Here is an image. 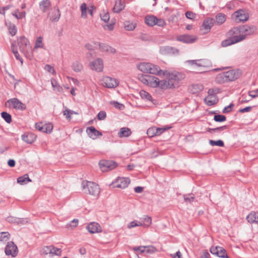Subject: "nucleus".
<instances>
[{
	"instance_id": "obj_1",
	"label": "nucleus",
	"mask_w": 258,
	"mask_h": 258,
	"mask_svg": "<svg viewBox=\"0 0 258 258\" xmlns=\"http://www.w3.org/2000/svg\"><path fill=\"white\" fill-rule=\"evenodd\" d=\"M139 70L144 73H149L156 75L160 77L162 70L158 66L150 62H140L137 66Z\"/></svg>"
},
{
	"instance_id": "obj_2",
	"label": "nucleus",
	"mask_w": 258,
	"mask_h": 258,
	"mask_svg": "<svg viewBox=\"0 0 258 258\" xmlns=\"http://www.w3.org/2000/svg\"><path fill=\"white\" fill-rule=\"evenodd\" d=\"M82 187L84 192L95 197H98L100 194L99 185L95 182L83 180L82 182Z\"/></svg>"
},
{
	"instance_id": "obj_3",
	"label": "nucleus",
	"mask_w": 258,
	"mask_h": 258,
	"mask_svg": "<svg viewBox=\"0 0 258 258\" xmlns=\"http://www.w3.org/2000/svg\"><path fill=\"white\" fill-rule=\"evenodd\" d=\"M241 71L239 70H232L219 74L216 78L217 81H235L239 78Z\"/></svg>"
},
{
	"instance_id": "obj_4",
	"label": "nucleus",
	"mask_w": 258,
	"mask_h": 258,
	"mask_svg": "<svg viewBox=\"0 0 258 258\" xmlns=\"http://www.w3.org/2000/svg\"><path fill=\"white\" fill-rule=\"evenodd\" d=\"M161 73L160 77L166 78L168 81H181L185 78V75L184 73L176 71H168L162 70Z\"/></svg>"
},
{
	"instance_id": "obj_5",
	"label": "nucleus",
	"mask_w": 258,
	"mask_h": 258,
	"mask_svg": "<svg viewBox=\"0 0 258 258\" xmlns=\"http://www.w3.org/2000/svg\"><path fill=\"white\" fill-rule=\"evenodd\" d=\"M145 84L152 88L162 90L175 87L173 82H145Z\"/></svg>"
},
{
	"instance_id": "obj_6",
	"label": "nucleus",
	"mask_w": 258,
	"mask_h": 258,
	"mask_svg": "<svg viewBox=\"0 0 258 258\" xmlns=\"http://www.w3.org/2000/svg\"><path fill=\"white\" fill-rule=\"evenodd\" d=\"M5 106L9 108H13L22 110L26 108L25 105L16 98L7 100L5 103Z\"/></svg>"
},
{
	"instance_id": "obj_7",
	"label": "nucleus",
	"mask_w": 258,
	"mask_h": 258,
	"mask_svg": "<svg viewBox=\"0 0 258 258\" xmlns=\"http://www.w3.org/2000/svg\"><path fill=\"white\" fill-rule=\"evenodd\" d=\"M17 42L20 51L26 55L27 53L30 49V45L28 40L24 36H21L18 39Z\"/></svg>"
},
{
	"instance_id": "obj_8",
	"label": "nucleus",
	"mask_w": 258,
	"mask_h": 258,
	"mask_svg": "<svg viewBox=\"0 0 258 258\" xmlns=\"http://www.w3.org/2000/svg\"><path fill=\"white\" fill-rule=\"evenodd\" d=\"M232 16L235 18V20L237 23L246 22L249 18L248 13L243 9H240L235 12Z\"/></svg>"
},
{
	"instance_id": "obj_9",
	"label": "nucleus",
	"mask_w": 258,
	"mask_h": 258,
	"mask_svg": "<svg viewBox=\"0 0 258 258\" xmlns=\"http://www.w3.org/2000/svg\"><path fill=\"white\" fill-rule=\"evenodd\" d=\"M100 168L103 172H106L115 168L117 164L111 160H101L99 163Z\"/></svg>"
},
{
	"instance_id": "obj_10",
	"label": "nucleus",
	"mask_w": 258,
	"mask_h": 258,
	"mask_svg": "<svg viewBox=\"0 0 258 258\" xmlns=\"http://www.w3.org/2000/svg\"><path fill=\"white\" fill-rule=\"evenodd\" d=\"M256 28L254 25H244L240 26V32L241 35H244L245 39L246 36L251 35L253 34L256 31Z\"/></svg>"
},
{
	"instance_id": "obj_11",
	"label": "nucleus",
	"mask_w": 258,
	"mask_h": 258,
	"mask_svg": "<svg viewBox=\"0 0 258 258\" xmlns=\"http://www.w3.org/2000/svg\"><path fill=\"white\" fill-rule=\"evenodd\" d=\"M89 67L92 70L97 72H102L104 67L103 60L100 58H97L90 62Z\"/></svg>"
},
{
	"instance_id": "obj_12",
	"label": "nucleus",
	"mask_w": 258,
	"mask_h": 258,
	"mask_svg": "<svg viewBox=\"0 0 258 258\" xmlns=\"http://www.w3.org/2000/svg\"><path fill=\"white\" fill-rule=\"evenodd\" d=\"M170 127H156L153 126L150 127L147 132V134L149 137H153L156 136H159L164 132L169 130Z\"/></svg>"
},
{
	"instance_id": "obj_13",
	"label": "nucleus",
	"mask_w": 258,
	"mask_h": 258,
	"mask_svg": "<svg viewBox=\"0 0 258 258\" xmlns=\"http://www.w3.org/2000/svg\"><path fill=\"white\" fill-rule=\"evenodd\" d=\"M130 183L128 178L118 177L114 182H112V185L113 187L124 188L126 187Z\"/></svg>"
},
{
	"instance_id": "obj_14",
	"label": "nucleus",
	"mask_w": 258,
	"mask_h": 258,
	"mask_svg": "<svg viewBox=\"0 0 258 258\" xmlns=\"http://www.w3.org/2000/svg\"><path fill=\"white\" fill-rule=\"evenodd\" d=\"M5 253L7 255L16 256L18 254V248L16 245L13 242H8L5 248Z\"/></svg>"
},
{
	"instance_id": "obj_15",
	"label": "nucleus",
	"mask_w": 258,
	"mask_h": 258,
	"mask_svg": "<svg viewBox=\"0 0 258 258\" xmlns=\"http://www.w3.org/2000/svg\"><path fill=\"white\" fill-rule=\"evenodd\" d=\"M210 252L213 254H215L219 257H223V258H229L228 256L226 253V250L221 246H212L210 248Z\"/></svg>"
},
{
	"instance_id": "obj_16",
	"label": "nucleus",
	"mask_w": 258,
	"mask_h": 258,
	"mask_svg": "<svg viewBox=\"0 0 258 258\" xmlns=\"http://www.w3.org/2000/svg\"><path fill=\"white\" fill-rule=\"evenodd\" d=\"M35 127L39 131L50 133L53 129V125L51 123L43 124L42 122H39L35 124Z\"/></svg>"
},
{
	"instance_id": "obj_17",
	"label": "nucleus",
	"mask_w": 258,
	"mask_h": 258,
	"mask_svg": "<svg viewBox=\"0 0 258 258\" xmlns=\"http://www.w3.org/2000/svg\"><path fill=\"white\" fill-rule=\"evenodd\" d=\"M41 252L43 254H54L59 255L61 254V250L59 248L54 247L52 245H50L43 247L41 250Z\"/></svg>"
},
{
	"instance_id": "obj_18",
	"label": "nucleus",
	"mask_w": 258,
	"mask_h": 258,
	"mask_svg": "<svg viewBox=\"0 0 258 258\" xmlns=\"http://www.w3.org/2000/svg\"><path fill=\"white\" fill-rule=\"evenodd\" d=\"M159 51L162 55H173L178 53V49L169 46L160 47Z\"/></svg>"
},
{
	"instance_id": "obj_19",
	"label": "nucleus",
	"mask_w": 258,
	"mask_h": 258,
	"mask_svg": "<svg viewBox=\"0 0 258 258\" xmlns=\"http://www.w3.org/2000/svg\"><path fill=\"white\" fill-rule=\"evenodd\" d=\"M186 62L189 63L191 66L195 64L198 67H201L203 68L207 67L210 63L208 60L204 59L189 60H187Z\"/></svg>"
},
{
	"instance_id": "obj_20",
	"label": "nucleus",
	"mask_w": 258,
	"mask_h": 258,
	"mask_svg": "<svg viewBox=\"0 0 258 258\" xmlns=\"http://www.w3.org/2000/svg\"><path fill=\"white\" fill-rule=\"evenodd\" d=\"M240 30V27H234L228 32L227 35L230 38L235 37L238 39L243 38V40H244L245 36L244 35H241Z\"/></svg>"
},
{
	"instance_id": "obj_21",
	"label": "nucleus",
	"mask_w": 258,
	"mask_h": 258,
	"mask_svg": "<svg viewBox=\"0 0 258 258\" xmlns=\"http://www.w3.org/2000/svg\"><path fill=\"white\" fill-rule=\"evenodd\" d=\"M177 40L185 43H191L196 41L197 37L189 35H182L178 36Z\"/></svg>"
},
{
	"instance_id": "obj_22",
	"label": "nucleus",
	"mask_w": 258,
	"mask_h": 258,
	"mask_svg": "<svg viewBox=\"0 0 258 258\" xmlns=\"http://www.w3.org/2000/svg\"><path fill=\"white\" fill-rule=\"evenodd\" d=\"M94 44L98 45L99 48L101 51L109 52L112 54L115 53L116 52V50L114 48L106 44L101 43L99 42H94Z\"/></svg>"
},
{
	"instance_id": "obj_23",
	"label": "nucleus",
	"mask_w": 258,
	"mask_h": 258,
	"mask_svg": "<svg viewBox=\"0 0 258 258\" xmlns=\"http://www.w3.org/2000/svg\"><path fill=\"white\" fill-rule=\"evenodd\" d=\"M86 132L89 137L93 140L97 139L99 136H102L101 132L97 131L94 127L90 126L87 128Z\"/></svg>"
},
{
	"instance_id": "obj_24",
	"label": "nucleus",
	"mask_w": 258,
	"mask_h": 258,
	"mask_svg": "<svg viewBox=\"0 0 258 258\" xmlns=\"http://www.w3.org/2000/svg\"><path fill=\"white\" fill-rule=\"evenodd\" d=\"M88 231L91 233H99L101 232L102 228L100 225L96 222L90 223L87 227Z\"/></svg>"
},
{
	"instance_id": "obj_25",
	"label": "nucleus",
	"mask_w": 258,
	"mask_h": 258,
	"mask_svg": "<svg viewBox=\"0 0 258 258\" xmlns=\"http://www.w3.org/2000/svg\"><path fill=\"white\" fill-rule=\"evenodd\" d=\"M36 139V136L32 133H26L22 136V140L28 144L33 143Z\"/></svg>"
},
{
	"instance_id": "obj_26",
	"label": "nucleus",
	"mask_w": 258,
	"mask_h": 258,
	"mask_svg": "<svg viewBox=\"0 0 258 258\" xmlns=\"http://www.w3.org/2000/svg\"><path fill=\"white\" fill-rule=\"evenodd\" d=\"M242 40H243V38H241L240 39H238L237 38H230L229 37L228 39L224 40L221 42V46L222 47H227L230 45L233 44L234 43L239 42Z\"/></svg>"
},
{
	"instance_id": "obj_27",
	"label": "nucleus",
	"mask_w": 258,
	"mask_h": 258,
	"mask_svg": "<svg viewBox=\"0 0 258 258\" xmlns=\"http://www.w3.org/2000/svg\"><path fill=\"white\" fill-rule=\"evenodd\" d=\"M204 89V86L201 83H194L191 85L188 90L190 92L194 94H198L200 93Z\"/></svg>"
},
{
	"instance_id": "obj_28",
	"label": "nucleus",
	"mask_w": 258,
	"mask_h": 258,
	"mask_svg": "<svg viewBox=\"0 0 258 258\" xmlns=\"http://www.w3.org/2000/svg\"><path fill=\"white\" fill-rule=\"evenodd\" d=\"M205 103L208 106H212L216 104L219 99L217 96L208 95L204 99Z\"/></svg>"
},
{
	"instance_id": "obj_29",
	"label": "nucleus",
	"mask_w": 258,
	"mask_h": 258,
	"mask_svg": "<svg viewBox=\"0 0 258 258\" xmlns=\"http://www.w3.org/2000/svg\"><path fill=\"white\" fill-rule=\"evenodd\" d=\"M51 6L49 0H42L39 3V8L43 12H46Z\"/></svg>"
},
{
	"instance_id": "obj_30",
	"label": "nucleus",
	"mask_w": 258,
	"mask_h": 258,
	"mask_svg": "<svg viewBox=\"0 0 258 258\" xmlns=\"http://www.w3.org/2000/svg\"><path fill=\"white\" fill-rule=\"evenodd\" d=\"M215 23V20L214 19L208 18L204 21L202 26L205 30L209 31Z\"/></svg>"
},
{
	"instance_id": "obj_31",
	"label": "nucleus",
	"mask_w": 258,
	"mask_h": 258,
	"mask_svg": "<svg viewBox=\"0 0 258 258\" xmlns=\"http://www.w3.org/2000/svg\"><path fill=\"white\" fill-rule=\"evenodd\" d=\"M125 7V3L124 1L121 0H116L113 9L114 13H118L124 9Z\"/></svg>"
},
{
	"instance_id": "obj_32",
	"label": "nucleus",
	"mask_w": 258,
	"mask_h": 258,
	"mask_svg": "<svg viewBox=\"0 0 258 258\" xmlns=\"http://www.w3.org/2000/svg\"><path fill=\"white\" fill-rule=\"evenodd\" d=\"M60 16V13L59 10L58 8H56L55 10H54V12H52L51 14L49 13L48 14V17H49L50 20H51L52 22H57Z\"/></svg>"
},
{
	"instance_id": "obj_33",
	"label": "nucleus",
	"mask_w": 258,
	"mask_h": 258,
	"mask_svg": "<svg viewBox=\"0 0 258 258\" xmlns=\"http://www.w3.org/2000/svg\"><path fill=\"white\" fill-rule=\"evenodd\" d=\"M132 134L131 130L127 127L121 128L120 131L118 133V136L119 138L128 137Z\"/></svg>"
},
{
	"instance_id": "obj_34",
	"label": "nucleus",
	"mask_w": 258,
	"mask_h": 258,
	"mask_svg": "<svg viewBox=\"0 0 258 258\" xmlns=\"http://www.w3.org/2000/svg\"><path fill=\"white\" fill-rule=\"evenodd\" d=\"M157 17L150 15L145 17V21L146 24L150 26H153L156 25Z\"/></svg>"
},
{
	"instance_id": "obj_35",
	"label": "nucleus",
	"mask_w": 258,
	"mask_h": 258,
	"mask_svg": "<svg viewBox=\"0 0 258 258\" xmlns=\"http://www.w3.org/2000/svg\"><path fill=\"white\" fill-rule=\"evenodd\" d=\"M258 219V213H250L246 217V219L249 223H257V220Z\"/></svg>"
},
{
	"instance_id": "obj_36",
	"label": "nucleus",
	"mask_w": 258,
	"mask_h": 258,
	"mask_svg": "<svg viewBox=\"0 0 258 258\" xmlns=\"http://www.w3.org/2000/svg\"><path fill=\"white\" fill-rule=\"evenodd\" d=\"M140 221L142 222V226L144 227H149L152 223V219L150 217L145 216L143 218H140Z\"/></svg>"
},
{
	"instance_id": "obj_37",
	"label": "nucleus",
	"mask_w": 258,
	"mask_h": 258,
	"mask_svg": "<svg viewBox=\"0 0 258 258\" xmlns=\"http://www.w3.org/2000/svg\"><path fill=\"white\" fill-rule=\"evenodd\" d=\"M215 18V22L218 25H221L225 21L226 16L224 14L218 13L216 15Z\"/></svg>"
},
{
	"instance_id": "obj_38",
	"label": "nucleus",
	"mask_w": 258,
	"mask_h": 258,
	"mask_svg": "<svg viewBox=\"0 0 258 258\" xmlns=\"http://www.w3.org/2000/svg\"><path fill=\"white\" fill-rule=\"evenodd\" d=\"M6 25L8 26L10 34L13 36L15 35L17 32L16 26L11 22L6 23Z\"/></svg>"
},
{
	"instance_id": "obj_39",
	"label": "nucleus",
	"mask_w": 258,
	"mask_h": 258,
	"mask_svg": "<svg viewBox=\"0 0 258 258\" xmlns=\"http://www.w3.org/2000/svg\"><path fill=\"white\" fill-rule=\"evenodd\" d=\"M83 68L82 63L78 60L75 61L72 65V69L76 72H80L83 69Z\"/></svg>"
},
{
	"instance_id": "obj_40",
	"label": "nucleus",
	"mask_w": 258,
	"mask_h": 258,
	"mask_svg": "<svg viewBox=\"0 0 258 258\" xmlns=\"http://www.w3.org/2000/svg\"><path fill=\"white\" fill-rule=\"evenodd\" d=\"M31 181V180L29 178L28 174H25L24 176L19 177L17 179V182L20 184H24Z\"/></svg>"
},
{
	"instance_id": "obj_41",
	"label": "nucleus",
	"mask_w": 258,
	"mask_h": 258,
	"mask_svg": "<svg viewBox=\"0 0 258 258\" xmlns=\"http://www.w3.org/2000/svg\"><path fill=\"white\" fill-rule=\"evenodd\" d=\"M227 128H228V126L227 125H224V126L216 127L215 128H208V129L207 130V131L211 133H220L225 130H227Z\"/></svg>"
},
{
	"instance_id": "obj_42",
	"label": "nucleus",
	"mask_w": 258,
	"mask_h": 258,
	"mask_svg": "<svg viewBox=\"0 0 258 258\" xmlns=\"http://www.w3.org/2000/svg\"><path fill=\"white\" fill-rule=\"evenodd\" d=\"M119 85L118 82H103L102 85L108 88H113Z\"/></svg>"
},
{
	"instance_id": "obj_43",
	"label": "nucleus",
	"mask_w": 258,
	"mask_h": 258,
	"mask_svg": "<svg viewBox=\"0 0 258 258\" xmlns=\"http://www.w3.org/2000/svg\"><path fill=\"white\" fill-rule=\"evenodd\" d=\"M12 15L17 19H22L25 17L26 12H19V10L17 9L12 13Z\"/></svg>"
},
{
	"instance_id": "obj_44",
	"label": "nucleus",
	"mask_w": 258,
	"mask_h": 258,
	"mask_svg": "<svg viewBox=\"0 0 258 258\" xmlns=\"http://www.w3.org/2000/svg\"><path fill=\"white\" fill-rule=\"evenodd\" d=\"M140 81H160L157 78L152 77L149 75H142L141 78H139Z\"/></svg>"
},
{
	"instance_id": "obj_45",
	"label": "nucleus",
	"mask_w": 258,
	"mask_h": 258,
	"mask_svg": "<svg viewBox=\"0 0 258 258\" xmlns=\"http://www.w3.org/2000/svg\"><path fill=\"white\" fill-rule=\"evenodd\" d=\"M12 51L14 53L16 58L19 60H20L21 63H23V59L22 57L20 56L18 51L17 50L16 46L14 44L12 45L11 47Z\"/></svg>"
},
{
	"instance_id": "obj_46",
	"label": "nucleus",
	"mask_w": 258,
	"mask_h": 258,
	"mask_svg": "<svg viewBox=\"0 0 258 258\" xmlns=\"http://www.w3.org/2000/svg\"><path fill=\"white\" fill-rule=\"evenodd\" d=\"M42 40L43 38L41 36H39L37 38L35 41V46L34 48V49H37L38 48H43L44 44L42 42Z\"/></svg>"
},
{
	"instance_id": "obj_47",
	"label": "nucleus",
	"mask_w": 258,
	"mask_h": 258,
	"mask_svg": "<svg viewBox=\"0 0 258 258\" xmlns=\"http://www.w3.org/2000/svg\"><path fill=\"white\" fill-rule=\"evenodd\" d=\"M124 27L126 30L132 31L135 28L136 26L132 22L126 21L124 23Z\"/></svg>"
},
{
	"instance_id": "obj_48",
	"label": "nucleus",
	"mask_w": 258,
	"mask_h": 258,
	"mask_svg": "<svg viewBox=\"0 0 258 258\" xmlns=\"http://www.w3.org/2000/svg\"><path fill=\"white\" fill-rule=\"evenodd\" d=\"M1 116L7 123H10L12 122V116L10 114L7 112H2Z\"/></svg>"
},
{
	"instance_id": "obj_49",
	"label": "nucleus",
	"mask_w": 258,
	"mask_h": 258,
	"mask_svg": "<svg viewBox=\"0 0 258 258\" xmlns=\"http://www.w3.org/2000/svg\"><path fill=\"white\" fill-rule=\"evenodd\" d=\"M183 198L184 202L186 203H191L194 201L195 199V195L193 194L184 195Z\"/></svg>"
},
{
	"instance_id": "obj_50",
	"label": "nucleus",
	"mask_w": 258,
	"mask_h": 258,
	"mask_svg": "<svg viewBox=\"0 0 258 258\" xmlns=\"http://www.w3.org/2000/svg\"><path fill=\"white\" fill-rule=\"evenodd\" d=\"M140 95L143 99H145L150 101H151L152 99V97L150 95V94L148 92L144 90H141L140 92Z\"/></svg>"
},
{
	"instance_id": "obj_51",
	"label": "nucleus",
	"mask_w": 258,
	"mask_h": 258,
	"mask_svg": "<svg viewBox=\"0 0 258 258\" xmlns=\"http://www.w3.org/2000/svg\"><path fill=\"white\" fill-rule=\"evenodd\" d=\"M142 226V222H139L138 221H133L131 222H130L129 224H128L127 227L128 229H131L132 228L135 227L136 226Z\"/></svg>"
},
{
	"instance_id": "obj_52",
	"label": "nucleus",
	"mask_w": 258,
	"mask_h": 258,
	"mask_svg": "<svg viewBox=\"0 0 258 258\" xmlns=\"http://www.w3.org/2000/svg\"><path fill=\"white\" fill-rule=\"evenodd\" d=\"M81 17L83 18L87 17V6L85 3L82 4L81 6Z\"/></svg>"
},
{
	"instance_id": "obj_53",
	"label": "nucleus",
	"mask_w": 258,
	"mask_h": 258,
	"mask_svg": "<svg viewBox=\"0 0 258 258\" xmlns=\"http://www.w3.org/2000/svg\"><path fill=\"white\" fill-rule=\"evenodd\" d=\"M51 84L53 88L54 91L56 92H60L62 88V87L58 84L57 82H51Z\"/></svg>"
},
{
	"instance_id": "obj_54",
	"label": "nucleus",
	"mask_w": 258,
	"mask_h": 258,
	"mask_svg": "<svg viewBox=\"0 0 258 258\" xmlns=\"http://www.w3.org/2000/svg\"><path fill=\"white\" fill-rule=\"evenodd\" d=\"M209 143L212 146H219V147H223L224 146V143L221 140H218V141L210 140Z\"/></svg>"
},
{
	"instance_id": "obj_55",
	"label": "nucleus",
	"mask_w": 258,
	"mask_h": 258,
	"mask_svg": "<svg viewBox=\"0 0 258 258\" xmlns=\"http://www.w3.org/2000/svg\"><path fill=\"white\" fill-rule=\"evenodd\" d=\"M10 234L7 232L0 233V241H7L9 239Z\"/></svg>"
},
{
	"instance_id": "obj_56",
	"label": "nucleus",
	"mask_w": 258,
	"mask_h": 258,
	"mask_svg": "<svg viewBox=\"0 0 258 258\" xmlns=\"http://www.w3.org/2000/svg\"><path fill=\"white\" fill-rule=\"evenodd\" d=\"M100 17L102 21L105 22H107L109 21L110 16L108 12H105L103 11L100 14Z\"/></svg>"
},
{
	"instance_id": "obj_57",
	"label": "nucleus",
	"mask_w": 258,
	"mask_h": 258,
	"mask_svg": "<svg viewBox=\"0 0 258 258\" xmlns=\"http://www.w3.org/2000/svg\"><path fill=\"white\" fill-rule=\"evenodd\" d=\"M220 92V90L218 88L210 89L208 92L209 95L216 96V95Z\"/></svg>"
},
{
	"instance_id": "obj_58",
	"label": "nucleus",
	"mask_w": 258,
	"mask_h": 258,
	"mask_svg": "<svg viewBox=\"0 0 258 258\" xmlns=\"http://www.w3.org/2000/svg\"><path fill=\"white\" fill-rule=\"evenodd\" d=\"M79 221L78 219H74L69 224H67V227L71 229H73L78 226Z\"/></svg>"
},
{
	"instance_id": "obj_59",
	"label": "nucleus",
	"mask_w": 258,
	"mask_h": 258,
	"mask_svg": "<svg viewBox=\"0 0 258 258\" xmlns=\"http://www.w3.org/2000/svg\"><path fill=\"white\" fill-rule=\"evenodd\" d=\"M214 120L217 122H223L226 120V118L223 115H215L214 117Z\"/></svg>"
},
{
	"instance_id": "obj_60",
	"label": "nucleus",
	"mask_w": 258,
	"mask_h": 258,
	"mask_svg": "<svg viewBox=\"0 0 258 258\" xmlns=\"http://www.w3.org/2000/svg\"><path fill=\"white\" fill-rule=\"evenodd\" d=\"M145 252L148 253H153L156 251V248L152 245L146 246Z\"/></svg>"
},
{
	"instance_id": "obj_61",
	"label": "nucleus",
	"mask_w": 258,
	"mask_h": 258,
	"mask_svg": "<svg viewBox=\"0 0 258 258\" xmlns=\"http://www.w3.org/2000/svg\"><path fill=\"white\" fill-rule=\"evenodd\" d=\"M132 249L134 251H139L141 253H145V246H140L138 247H133Z\"/></svg>"
},
{
	"instance_id": "obj_62",
	"label": "nucleus",
	"mask_w": 258,
	"mask_h": 258,
	"mask_svg": "<svg viewBox=\"0 0 258 258\" xmlns=\"http://www.w3.org/2000/svg\"><path fill=\"white\" fill-rule=\"evenodd\" d=\"M7 221L9 223H19L20 219L12 216H10L7 218Z\"/></svg>"
},
{
	"instance_id": "obj_63",
	"label": "nucleus",
	"mask_w": 258,
	"mask_h": 258,
	"mask_svg": "<svg viewBox=\"0 0 258 258\" xmlns=\"http://www.w3.org/2000/svg\"><path fill=\"white\" fill-rule=\"evenodd\" d=\"M106 117V112L104 111H100L97 115V118L100 120H104Z\"/></svg>"
},
{
	"instance_id": "obj_64",
	"label": "nucleus",
	"mask_w": 258,
	"mask_h": 258,
	"mask_svg": "<svg viewBox=\"0 0 258 258\" xmlns=\"http://www.w3.org/2000/svg\"><path fill=\"white\" fill-rule=\"evenodd\" d=\"M111 104L113 105V106L114 107H115L116 108L120 109V110L123 109L124 107V106L123 104H120L117 102L114 101V102H112L111 103Z\"/></svg>"
}]
</instances>
